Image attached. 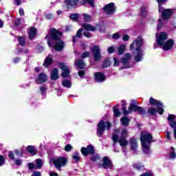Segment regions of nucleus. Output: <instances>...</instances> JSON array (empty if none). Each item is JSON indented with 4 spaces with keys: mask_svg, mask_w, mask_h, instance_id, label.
I'll list each match as a JSON object with an SVG mask.
<instances>
[{
    "mask_svg": "<svg viewBox=\"0 0 176 176\" xmlns=\"http://www.w3.org/2000/svg\"><path fill=\"white\" fill-rule=\"evenodd\" d=\"M8 157L12 160H14V154H13V152L12 151L8 152Z\"/></svg>",
    "mask_w": 176,
    "mask_h": 176,
    "instance_id": "nucleus-52",
    "label": "nucleus"
},
{
    "mask_svg": "<svg viewBox=\"0 0 176 176\" xmlns=\"http://www.w3.org/2000/svg\"><path fill=\"white\" fill-rule=\"evenodd\" d=\"M75 65L77 68H79L80 69H83L85 68V62H83L81 59H78L75 61Z\"/></svg>",
    "mask_w": 176,
    "mask_h": 176,
    "instance_id": "nucleus-24",
    "label": "nucleus"
},
{
    "mask_svg": "<svg viewBox=\"0 0 176 176\" xmlns=\"http://www.w3.org/2000/svg\"><path fill=\"white\" fill-rule=\"evenodd\" d=\"M62 85L64 87H67L68 89H69V87H71V86H72V83L71 82V81H69L68 80H63Z\"/></svg>",
    "mask_w": 176,
    "mask_h": 176,
    "instance_id": "nucleus-33",
    "label": "nucleus"
},
{
    "mask_svg": "<svg viewBox=\"0 0 176 176\" xmlns=\"http://www.w3.org/2000/svg\"><path fill=\"white\" fill-rule=\"evenodd\" d=\"M81 153L84 156H87V155H93L94 153V147L92 145L87 146V148L82 147L81 148Z\"/></svg>",
    "mask_w": 176,
    "mask_h": 176,
    "instance_id": "nucleus-17",
    "label": "nucleus"
},
{
    "mask_svg": "<svg viewBox=\"0 0 176 176\" xmlns=\"http://www.w3.org/2000/svg\"><path fill=\"white\" fill-rule=\"evenodd\" d=\"M52 63H53V56H52V55H50L45 59L43 65L44 67H47L50 65Z\"/></svg>",
    "mask_w": 176,
    "mask_h": 176,
    "instance_id": "nucleus-27",
    "label": "nucleus"
},
{
    "mask_svg": "<svg viewBox=\"0 0 176 176\" xmlns=\"http://www.w3.org/2000/svg\"><path fill=\"white\" fill-rule=\"evenodd\" d=\"M82 17L84 20L88 23L91 21V19H93V16H91L90 14L87 13L82 14Z\"/></svg>",
    "mask_w": 176,
    "mask_h": 176,
    "instance_id": "nucleus-32",
    "label": "nucleus"
},
{
    "mask_svg": "<svg viewBox=\"0 0 176 176\" xmlns=\"http://www.w3.org/2000/svg\"><path fill=\"white\" fill-rule=\"evenodd\" d=\"M52 80H57L58 79V69L54 68L51 73Z\"/></svg>",
    "mask_w": 176,
    "mask_h": 176,
    "instance_id": "nucleus-22",
    "label": "nucleus"
},
{
    "mask_svg": "<svg viewBox=\"0 0 176 176\" xmlns=\"http://www.w3.org/2000/svg\"><path fill=\"white\" fill-rule=\"evenodd\" d=\"M167 119H168V122L169 123V126L173 129L174 138H176V121H175V116H174L173 114H169Z\"/></svg>",
    "mask_w": 176,
    "mask_h": 176,
    "instance_id": "nucleus-11",
    "label": "nucleus"
},
{
    "mask_svg": "<svg viewBox=\"0 0 176 176\" xmlns=\"http://www.w3.org/2000/svg\"><path fill=\"white\" fill-rule=\"evenodd\" d=\"M20 60V58H15L13 61L14 64H17V63H19Z\"/></svg>",
    "mask_w": 176,
    "mask_h": 176,
    "instance_id": "nucleus-64",
    "label": "nucleus"
},
{
    "mask_svg": "<svg viewBox=\"0 0 176 176\" xmlns=\"http://www.w3.org/2000/svg\"><path fill=\"white\" fill-rule=\"evenodd\" d=\"M118 133L120 134V138L116 134L113 135L112 140L114 144H117L119 142L120 146H126L127 145L128 142L126 138L129 137V131L126 130V129H119Z\"/></svg>",
    "mask_w": 176,
    "mask_h": 176,
    "instance_id": "nucleus-5",
    "label": "nucleus"
},
{
    "mask_svg": "<svg viewBox=\"0 0 176 176\" xmlns=\"http://www.w3.org/2000/svg\"><path fill=\"white\" fill-rule=\"evenodd\" d=\"M28 35L30 39H34L36 35V28H31L28 31Z\"/></svg>",
    "mask_w": 176,
    "mask_h": 176,
    "instance_id": "nucleus-23",
    "label": "nucleus"
},
{
    "mask_svg": "<svg viewBox=\"0 0 176 176\" xmlns=\"http://www.w3.org/2000/svg\"><path fill=\"white\" fill-rule=\"evenodd\" d=\"M148 112L150 115H152V116H155V115H156V113L159 111H157V109H156L155 108L151 107L148 109Z\"/></svg>",
    "mask_w": 176,
    "mask_h": 176,
    "instance_id": "nucleus-36",
    "label": "nucleus"
},
{
    "mask_svg": "<svg viewBox=\"0 0 176 176\" xmlns=\"http://www.w3.org/2000/svg\"><path fill=\"white\" fill-rule=\"evenodd\" d=\"M59 67L62 69V77L68 78L69 76V67H68L65 63H60Z\"/></svg>",
    "mask_w": 176,
    "mask_h": 176,
    "instance_id": "nucleus-15",
    "label": "nucleus"
},
{
    "mask_svg": "<svg viewBox=\"0 0 176 176\" xmlns=\"http://www.w3.org/2000/svg\"><path fill=\"white\" fill-rule=\"evenodd\" d=\"M36 82L37 85H41V83L47 82V76L45 73L39 74L36 78Z\"/></svg>",
    "mask_w": 176,
    "mask_h": 176,
    "instance_id": "nucleus-18",
    "label": "nucleus"
},
{
    "mask_svg": "<svg viewBox=\"0 0 176 176\" xmlns=\"http://www.w3.org/2000/svg\"><path fill=\"white\" fill-rule=\"evenodd\" d=\"M103 10L105 13V14H108L109 16H111L115 13L116 10V7H115V3H110L107 5H106L103 8Z\"/></svg>",
    "mask_w": 176,
    "mask_h": 176,
    "instance_id": "nucleus-10",
    "label": "nucleus"
},
{
    "mask_svg": "<svg viewBox=\"0 0 176 176\" xmlns=\"http://www.w3.org/2000/svg\"><path fill=\"white\" fill-rule=\"evenodd\" d=\"M49 175L50 176H58V174H57V173L55 172H50Z\"/></svg>",
    "mask_w": 176,
    "mask_h": 176,
    "instance_id": "nucleus-62",
    "label": "nucleus"
},
{
    "mask_svg": "<svg viewBox=\"0 0 176 176\" xmlns=\"http://www.w3.org/2000/svg\"><path fill=\"white\" fill-rule=\"evenodd\" d=\"M111 122L104 120H100V122L98 124V131L97 135L98 137H101L104 134V130H109L111 129Z\"/></svg>",
    "mask_w": 176,
    "mask_h": 176,
    "instance_id": "nucleus-7",
    "label": "nucleus"
},
{
    "mask_svg": "<svg viewBox=\"0 0 176 176\" xmlns=\"http://www.w3.org/2000/svg\"><path fill=\"white\" fill-rule=\"evenodd\" d=\"M130 145H131V149H133V151H135L137 149V146H138L137 140L135 138H131Z\"/></svg>",
    "mask_w": 176,
    "mask_h": 176,
    "instance_id": "nucleus-26",
    "label": "nucleus"
},
{
    "mask_svg": "<svg viewBox=\"0 0 176 176\" xmlns=\"http://www.w3.org/2000/svg\"><path fill=\"white\" fill-rule=\"evenodd\" d=\"M133 168H135L136 170H142V168L144 167V165L140 162H136L133 164Z\"/></svg>",
    "mask_w": 176,
    "mask_h": 176,
    "instance_id": "nucleus-35",
    "label": "nucleus"
},
{
    "mask_svg": "<svg viewBox=\"0 0 176 176\" xmlns=\"http://www.w3.org/2000/svg\"><path fill=\"white\" fill-rule=\"evenodd\" d=\"M83 34H84V36H86V38H91V34H90L89 32L85 31L83 32Z\"/></svg>",
    "mask_w": 176,
    "mask_h": 176,
    "instance_id": "nucleus-53",
    "label": "nucleus"
},
{
    "mask_svg": "<svg viewBox=\"0 0 176 176\" xmlns=\"http://www.w3.org/2000/svg\"><path fill=\"white\" fill-rule=\"evenodd\" d=\"M166 138L168 140V141H170L171 140V133L170 132H167L166 135Z\"/></svg>",
    "mask_w": 176,
    "mask_h": 176,
    "instance_id": "nucleus-57",
    "label": "nucleus"
},
{
    "mask_svg": "<svg viewBox=\"0 0 176 176\" xmlns=\"http://www.w3.org/2000/svg\"><path fill=\"white\" fill-rule=\"evenodd\" d=\"M102 164H98V167H102V168H110V170H112L113 165H112V162H111L110 159L104 157L102 158Z\"/></svg>",
    "mask_w": 176,
    "mask_h": 176,
    "instance_id": "nucleus-13",
    "label": "nucleus"
},
{
    "mask_svg": "<svg viewBox=\"0 0 176 176\" xmlns=\"http://www.w3.org/2000/svg\"><path fill=\"white\" fill-rule=\"evenodd\" d=\"M124 50H126V45L122 44L118 47V54L120 56H122V54H123V53L124 52Z\"/></svg>",
    "mask_w": 176,
    "mask_h": 176,
    "instance_id": "nucleus-34",
    "label": "nucleus"
},
{
    "mask_svg": "<svg viewBox=\"0 0 176 176\" xmlns=\"http://www.w3.org/2000/svg\"><path fill=\"white\" fill-rule=\"evenodd\" d=\"M36 164L37 168H41V167H42V164H43L41 160H39V159L36 160Z\"/></svg>",
    "mask_w": 176,
    "mask_h": 176,
    "instance_id": "nucleus-44",
    "label": "nucleus"
},
{
    "mask_svg": "<svg viewBox=\"0 0 176 176\" xmlns=\"http://www.w3.org/2000/svg\"><path fill=\"white\" fill-rule=\"evenodd\" d=\"M112 38L113 39H119V38H120V34H119V32H116L113 34Z\"/></svg>",
    "mask_w": 176,
    "mask_h": 176,
    "instance_id": "nucleus-49",
    "label": "nucleus"
},
{
    "mask_svg": "<svg viewBox=\"0 0 176 176\" xmlns=\"http://www.w3.org/2000/svg\"><path fill=\"white\" fill-rule=\"evenodd\" d=\"M5 164V158L3 156L0 155V167L3 166Z\"/></svg>",
    "mask_w": 176,
    "mask_h": 176,
    "instance_id": "nucleus-50",
    "label": "nucleus"
},
{
    "mask_svg": "<svg viewBox=\"0 0 176 176\" xmlns=\"http://www.w3.org/2000/svg\"><path fill=\"white\" fill-rule=\"evenodd\" d=\"M131 60V54L127 53L124 55L121 59V63L124 65V68H130L129 63Z\"/></svg>",
    "mask_w": 176,
    "mask_h": 176,
    "instance_id": "nucleus-16",
    "label": "nucleus"
},
{
    "mask_svg": "<svg viewBox=\"0 0 176 176\" xmlns=\"http://www.w3.org/2000/svg\"><path fill=\"white\" fill-rule=\"evenodd\" d=\"M83 29L80 28L75 36H73V42H78V39H80L82 38V35L83 34Z\"/></svg>",
    "mask_w": 176,
    "mask_h": 176,
    "instance_id": "nucleus-20",
    "label": "nucleus"
},
{
    "mask_svg": "<svg viewBox=\"0 0 176 176\" xmlns=\"http://www.w3.org/2000/svg\"><path fill=\"white\" fill-rule=\"evenodd\" d=\"M21 23V18L17 19L14 22V27H19V25Z\"/></svg>",
    "mask_w": 176,
    "mask_h": 176,
    "instance_id": "nucleus-47",
    "label": "nucleus"
},
{
    "mask_svg": "<svg viewBox=\"0 0 176 176\" xmlns=\"http://www.w3.org/2000/svg\"><path fill=\"white\" fill-rule=\"evenodd\" d=\"M122 104V113H123V109L124 108L126 109V105L127 104V103H126V100H123L121 101Z\"/></svg>",
    "mask_w": 176,
    "mask_h": 176,
    "instance_id": "nucleus-59",
    "label": "nucleus"
},
{
    "mask_svg": "<svg viewBox=\"0 0 176 176\" xmlns=\"http://www.w3.org/2000/svg\"><path fill=\"white\" fill-rule=\"evenodd\" d=\"M89 52H85L82 54L81 57L82 58H86V57H89Z\"/></svg>",
    "mask_w": 176,
    "mask_h": 176,
    "instance_id": "nucleus-56",
    "label": "nucleus"
},
{
    "mask_svg": "<svg viewBox=\"0 0 176 176\" xmlns=\"http://www.w3.org/2000/svg\"><path fill=\"white\" fill-rule=\"evenodd\" d=\"M27 151L32 155V156H35V155H36V149L34 146H28L27 147Z\"/></svg>",
    "mask_w": 176,
    "mask_h": 176,
    "instance_id": "nucleus-31",
    "label": "nucleus"
},
{
    "mask_svg": "<svg viewBox=\"0 0 176 176\" xmlns=\"http://www.w3.org/2000/svg\"><path fill=\"white\" fill-rule=\"evenodd\" d=\"M54 166L57 170H61V167H65L68 163V159L65 157H60L53 161Z\"/></svg>",
    "mask_w": 176,
    "mask_h": 176,
    "instance_id": "nucleus-8",
    "label": "nucleus"
},
{
    "mask_svg": "<svg viewBox=\"0 0 176 176\" xmlns=\"http://www.w3.org/2000/svg\"><path fill=\"white\" fill-rule=\"evenodd\" d=\"M149 104H151V105H157L158 113L160 115H163L164 109H163V104H162L160 101L155 100L153 98H150Z\"/></svg>",
    "mask_w": 176,
    "mask_h": 176,
    "instance_id": "nucleus-9",
    "label": "nucleus"
},
{
    "mask_svg": "<svg viewBox=\"0 0 176 176\" xmlns=\"http://www.w3.org/2000/svg\"><path fill=\"white\" fill-rule=\"evenodd\" d=\"M14 163L16 166H21V164H23V160H21V159H14Z\"/></svg>",
    "mask_w": 176,
    "mask_h": 176,
    "instance_id": "nucleus-43",
    "label": "nucleus"
},
{
    "mask_svg": "<svg viewBox=\"0 0 176 176\" xmlns=\"http://www.w3.org/2000/svg\"><path fill=\"white\" fill-rule=\"evenodd\" d=\"M67 3V8L69 9L72 6H75L78 3V0H65Z\"/></svg>",
    "mask_w": 176,
    "mask_h": 176,
    "instance_id": "nucleus-28",
    "label": "nucleus"
},
{
    "mask_svg": "<svg viewBox=\"0 0 176 176\" xmlns=\"http://www.w3.org/2000/svg\"><path fill=\"white\" fill-rule=\"evenodd\" d=\"M108 50V53H109L110 54H112V53L115 52V47H113V46L109 47L107 49Z\"/></svg>",
    "mask_w": 176,
    "mask_h": 176,
    "instance_id": "nucleus-48",
    "label": "nucleus"
},
{
    "mask_svg": "<svg viewBox=\"0 0 176 176\" xmlns=\"http://www.w3.org/2000/svg\"><path fill=\"white\" fill-rule=\"evenodd\" d=\"M41 172H38V171H36L34 172L32 176H41Z\"/></svg>",
    "mask_w": 176,
    "mask_h": 176,
    "instance_id": "nucleus-61",
    "label": "nucleus"
},
{
    "mask_svg": "<svg viewBox=\"0 0 176 176\" xmlns=\"http://www.w3.org/2000/svg\"><path fill=\"white\" fill-rule=\"evenodd\" d=\"M45 19H47V20H52V19H54V14H45Z\"/></svg>",
    "mask_w": 176,
    "mask_h": 176,
    "instance_id": "nucleus-46",
    "label": "nucleus"
},
{
    "mask_svg": "<svg viewBox=\"0 0 176 176\" xmlns=\"http://www.w3.org/2000/svg\"><path fill=\"white\" fill-rule=\"evenodd\" d=\"M95 80L96 82H104L105 80V76L102 73H96Z\"/></svg>",
    "mask_w": 176,
    "mask_h": 176,
    "instance_id": "nucleus-21",
    "label": "nucleus"
},
{
    "mask_svg": "<svg viewBox=\"0 0 176 176\" xmlns=\"http://www.w3.org/2000/svg\"><path fill=\"white\" fill-rule=\"evenodd\" d=\"M70 19L74 21H76V20L79 19V14L76 13L72 14L70 15Z\"/></svg>",
    "mask_w": 176,
    "mask_h": 176,
    "instance_id": "nucleus-41",
    "label": "nucleus"
},
{
    "mask_svg": "<svg viewBox=\"0 0 176 176\" xmlns=\"http://www.w3.org/2000/svg\"><path fill=\"white\" fill-rule=\"evenodd\" d=\"M168 159L170 160H175L176 159V152L174 147H171L168 153Z\"/></svg>",
    "mask_w": 176,
    "mask_h": 176,
    "instance_id": "nucleus-19",
    "label": "nucleus"
},
{
    "mask_svg": "<svg viewBox=\"0 0 176 176\" xmlns=\"http://www.w3.org/2000/svg\"><path fill=\"white\" fill-rule=\"evenodd\" d=\"M72 159H74L75 162H79V160H80V156H79V153H74L72 155Z\"/></svg>",
    "mask_w": 176,
    "mask_h": 176,
    "instance_id": "nucleus-39",
    "label": "nucleus"
},
{
    "mask_svg": "<svg viewBox=\"0 0 176 176\" xmlns=\"http://www.w3.org/2000/svg\"><path fill=\"white\" fill-rule=\"evenodd\" d=\"M82 28L86 30V31H94L96 30V28L89 23H85L82 25Z\"/></svg>",
    "mask_w": 176,
    "mask_h": 176,
    "instance_id": "nucleus-29",
    "label": "nucleus"
},
{
    "mask_svg": "<svg viewBox=\"0 0 176 176\" xmlns=\"http://www.w3.org/2000/svg\"><path fill=\"white\" fill-rule=\"evenodd\" d=\"M113 60H114L113 67H118L120 61H119V60H118L116 58H113Z\"/></svg>",
    "mask_w": 176,
    "mask_h": 176,
    "instance_id": "nucleus-54",
    "label": "nucleus"
},
{
    "mask_svg": "<svg viewBox=\"0 0 176 176\" xmlns=\"http://www.w3.org/2000/svg\"><path fill=\"white\" fill-rule=\"evenodd\" d=\"M111 65V61L109 60H105L103 63L104 68H107V67H109Z\"/></svg>",
    "mask_w": 176,
    "mask_h": 176,
    "instance_id": "nucleus-51",
    "label": "nucleus"
},
{
    "mask_svg": "<svg viewBox=\"0 0 176 176\" xmlns=\"http://www.w3.org/2000/svg\"><path fill=\"white\" fill-rule=\"evenodd\" d=\"M63 34L56 29H52L50 34L45 36L47 41V45L50 47H54L57 52H60L64 49V42L60 40Z\"/></svg>",
    "mask_w": 176,
    "mask_h": 176,
    "instance_id": "nucleus-1",
    "label": "nucleus"
},
{
    "mask_svg": "<svg viewBox=\"0 0 176 176\" xmlns=\"http://www.w3.org/2000/svg\"><path fill=\"white\" fill-rule=\"evenodd\" d=\"M141 46H142V37L141 36L138 37L130 45L131 50H135V52H134V58L137 63L142 61L144 51L141 50Z\"/></svg>",
    "mask_w": 176,
    "mask_h": 176,
    "instance_id": "nucleus-3",
    "label": "nucleus"
},
{
    "mask_svg": "<svg viewBox=\"0 0 176 176\" xmlns=\"http://www.w3.org/2000/svg\"><path fill=\"white\" fill-rule=\"evenodd\" d=\"M167 36H168V34L164 32L156 33L157 44L165 52L171 50V49L174 47V45H175V43L173 39L170 38L167 41Z\"/></svg>",
    "mask_w": 176,
    "mask_h": 176,
    "instance_id": "nucleus-2",
    "label": "nucleus"
},
{
    "mask_svg": "<svg viewBox=\"0 0 176 176\" xmlns=\"http://www.w3.org/2000/svg\"><path fill=\"white\" fill-rule=\"evenodd\" d=\"M92 54L94 56V60L95 61H100L101 60V52L100 46L94 45L92 48Z\"/></svg>",
    "mask_w": 176,
    "mask_h": 176,
    "instance_id": "nucleus-12",
    "label": "nucleus"
},
{
    "mask_svg": "<svg viewBox=\"0 0 176 176\" xmlns=\"http://www.w3.org/2000/svg\"><path fill=\"white\" fill-rule=\"evenodd\" d=\"M65 151L66 152H71V151H72V146H71V144H67L65 146Z\"/></svg>",
    "mask_w": 176,
    "mask_h": 176,
    "instance_id": "nucleus-45",
    "label": "nucleus"
},
{
    "mask_svg": "<svg viewBox=\"0 0 176 176\" xmlns=\"http://www.w3.org/2000/svg\"><path fill=\"white\" fill-rule=\"evenodd\" d=\"M113 113L116 118H119V116H120V111H119V109H118V107H113Z\"/></svg>",
    "mask_w": 176,
    "mask_h": 176,
    "instance_id": "nucleus-38",
    "label": "nucleus"
},
{
    "mask_svg": "<svg viewBox=\"0 0 176 176\" xmlns=\"http://www.w3.org/2000/svg\"><path fill=\"white\" fill-rule=\"evenodd\" d=\"M140 140L144 153H151V143L152 142V135L147 132H142L140 135Z\"/></svg>",
    "mask_w": 176,
    "mask_h": 176,
    "instance_id": "nucleus-4",
    "label": "nucleus"
},
{
    "mask_svg": "<svg viewBox=\"0 0 176 176\" xmlns=\"http://www.w3.org/2000/svg\"><path fill=\"white\" fill-rule=\"evenodd\" d=\"M159 12H162V18L164 20H167L173 14V10L171 9L163 10V6L160 5L159 6Z\"/></svg>",
    "mask_w": 176,
    "mask_h": 176,
    "instance_id": "nucleus-14",
    "label": "nucleus"
},
{
    "mask_svg": "<svg viewBox=\"0 0 176 176\" xmlns=\"http://www.w3.org/2000/svg\"><path fill=\"white\" fill-rule=\"evenodd\" d=\"M46 90H47L46 87H40V91H41V94L43 96V97H45L46 96Z\"/></svg>",
    "mask_w": 176,
    "mask_h": 176,
    "instance_id": "nucleus-40",
    "label": "nucleus"
},
{
    "mask_svg": "<svg viewBox=\"0 0 176 176\" xmlns=\"http://www.w3.org/2000/svg\"><path fill=\"white\" fill-rule=\"evenodd\" d=\"M100 157L98 154H94L91 157V162H97L100 160Z\"/></svg>",
    "mask_w": 176,
    "mask_h": 176,
    "instance_id": "nucleus-37",
    "label": "nucleus"
},
{
    "mask_svg": "<svg viewBox=\"0 0 176 176\" xmlns=\"http://www.w3.org/2000/svg\"><path fill=\"white\" fill-rule=\"evenodd\" d=\"M129 35H127V34H125V35H124L123 36V37H122V41H129Z\"/></svg>",
    "mask_w": 176,
    "mask_h": 176,
    "instance_id": "nucleus-60",
    "label": "nucleus"
},
{
    "mask_svg": "<svg viewBox=\"0 0 176 176\" xmlns=\"http://www.w3.org/2000/svg\"><path fill=\"white\" fill-rule=\"evenodd\" d=\"M19 14L20 16H24V10L23 8L19 9Z\"/></svg>",
    "mask_w": 176,
    "mask_h": 176,
    "instance_id": "nucleus-63",
    "label": "nucleus"
},
{
    "mask_svg": "<svg viewBox=\"0 0 176 176\" xmlns=\"http://www.w3.org/2000/svg\"><path fill=\"white\" fill-rule=\"evenodd\" d=\"M18 41L19 42V45H21V46H24V45H25V39H24V37L20 36L19 38Z\"/></svg>",
    "mask_w": 176,
    "mask_h": 176,
    "instance_id": "nucleus-42",
    "label": "nucleus"
},
{
    "mask_svg": "<svg viewBox=\"0 0 176 176\" xmlns=\"http://www.w3.org/2000/svg\"><path fill=\"white\" fill-rule=\"evenodd\" d=\"M86 73L85 72V71H83V70H80L79 72H78V76H80V77H82V76H85V74Z\"/></svg>",
    "mask_w": 176,
    "mask_h": 176,
    "instance_id": "nucleus-58",
    "label": "nucleus"
},
{
    "mask_svg": "<svg viewBox=\"0 0 176 176\" xmlns=\"http://www.w3.org/2000/svg\"><path fill=\"white\" fill-rule=\"evenodd\" d=\"M85 2H88L91 5V8H94V0H85Z\"/></svg>",
    "mask_w": 176,
    "mask_h": 176,
    "instance_id": "nucleus-55",
    "label": "nucleus"
},
{
    "mask_svg": "<svg viewBox=\"0 0 176 176\" xmlns=\"http://www.w3.org/2000/svg\"><path fill=\"white\" fill-rule=\"evenodd\" d=\"M140 14L141 17H146L148 14V8L146 6H142L140 8Z\"/></svg>",
    "mask_w": 176,
    "mask_h": 176,
    "instance_id": "nucleus-30",
    "label": "nucleus"
},
{
    "mask_svg": "<svg viewBox=\"0 0 176 176\" xmlns=\"http://www.w3.org/2000/svg\"><path fill=\"white\" fill-rule=\"evenodd\" d=\"M133 111L138 112L139 115H145V110H144V108L142 107L137 106L135 100H132V103L130 104L128 111L125 108L123 109V115L126 116L129 115V113H131Z\"/></svg>",
    "mask_w": 176,
    "mask_h": 176,
    "instance_id": "nucleus-6",
    "label": "nucleus"
},
{
    "mask_svg": "<svg viewBox=\"0 0 176 176\" xmlns=\"http://www.w3.org/2000/svg\"><path fill=\"white\" fill-rule=\"evenodd\" d=\"M120 122L122 126L127 127V126H129V123H130V118L127 116H124L120 119Z\"/></svg>",
    "mask_w": 176,
    "mask_h": 176,
    "instance_id": "nucleus-25",
    "label": "nucleus"
}]
</instances>
